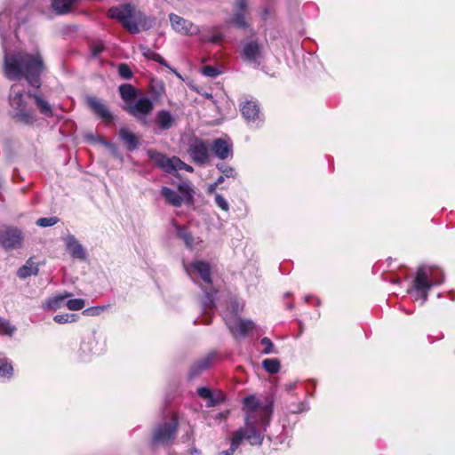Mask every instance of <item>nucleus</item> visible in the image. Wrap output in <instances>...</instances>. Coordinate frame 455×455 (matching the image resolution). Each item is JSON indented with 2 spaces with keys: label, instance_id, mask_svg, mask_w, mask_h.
Masks as SVG:
<instances>
[{
  "label": "nucleus",
  "instance_id": "56",
  "mask_svg": "<svg viewBox=\"0 0 455 455\" xmlns=\"http://www.w3.org/2000/svg\"><path fill=\"white\" fill-rule=\"evenodd\" d=\"M192 455H200L199 451L195 450L194 452H192Z\"/></svg>",
  "mask_w": 455,
  "mask_h": 455
},
{
  "label": "nucleus",
  "instance_id": "57",
  "mask_svg": "<svg viewBox=\"0 0 455 455\" xmlns=\"http://www.w3.org/2000/svg\"><path fill=\"white\" fill-rule=\"evenodd\" d=\"M218 41V38L217 37H213L212 38V42H217Z\"/></svg>",
  "mask_w": 455,
  "mask_h": 455
},
{
  "label": "nucleus",
  "instance_id": "54",
  "mask_svg": "<svg viewBox=\"0 0 455 455\" xmlns=\"http://www.w3.org/2000/svg\"><path fill=\"white\" fill-rule=\"evenodd\" d=\"M173 74H175V76L180 79H182V76H180V74L174 68H172V67L168 68Z\"/></svg>",
  "mask_w": 455,
  "mask_h": 455
},
{
  "label": "nucleus",
  "instance_id": "49",
  "mask_svg": "<svg viewBox=\"0 0 455 455\" xmlns=\"http://www.w3.org/2000/svg\"><path fill=\"white\" fill-rule=\"evenodd\" d=\"M273 12L274 10L271 7L264 6L260 13L261 19L266 20L268 17L272 15Z\"/></svg>",
  "mask_w": 455,
  "mask_h": 455
},
{
  "label": "nucleus",
  "instance_id": "50",
  "mask_svg": "<svg viewBox=\"0 0 455 455\" xmlns=\"http://www.w3.org/2000/svg\"><path fill=\"white\" fill-rule=\"evenodd\" d=\"M104 49V45L102 44H98L92 47V54L93 57H97Z\"/></svg>",
  "mask_w": 455,
  "mask_h": 455
},
{
  "label": "nucleus",
  "instance_id": "31",
  "mask_svg": "<svg viewBox=\"0 0 455 455\" xmlns=\"http://www.w3.org/2000/svg\"><path fill=\"white\" fill-rule=\"evenodd\" d=\"M174 228L176 229L178 236L183 240L187 247L192 249L195 246V239L192 237L190 233H188L184 228L174 223Z\"/></svg>",
  "mask_w": 455,
  "mask_h": 455
},
{
  "label": "nucleus",
  "instance_id": "36",
  "mask_svg": "<svg viewBox=\"0 0 455 455\" xmlns=\"http://www.w3.org/2000/svg\"><path fill=\"white\" fill-rule=\"evenodd\" d=\"M78 320V315L76 314H59L54 315L53 321L59 324L68 323H75Z\"/></svg>",
  "mask_w": 455,
  "mask_h": 455
},
{
  "label": "nucleus",
  "instance_id": "52",
  "mask_svg": "<svg viewBox=\"0 0 455 455\" xmlns=\"http://www.w3.org/2000/svg\"><path fill=\"white\" fill-rule=\"evenodd\" d=\"M103 144L108 147L113 153L116 152V147L113 144V143H110V142H108V141H105L103 142Z\"/></svg>",
  "mask_w": 455,
  "mask_h": 455
},
{
  "label": "nucleus",
  "instance_id": "51",
  "mask_svg": "<svg viewBox=\"0 0 455 455\" xmlns=\"http://www.w3.org/2000/svg\"><path fill=\"white\" fill-rule=\"evenodd\" d=\"M218 186H219V185H217L215 182H214V183H212V184H210V185L208 186L207 192H208L209 194H215V191H216V189H217Z\"/></svg>",
  "mask_w": 455,
  "mask_h": 455
},
{
  "label": "nucleus",
  "instance_id": "40",
  "mask_svg": "<svg viewBox=\"0 0 455 455\" xmlns=\"http://www.w3.org/2000/svg\"><path fill=\"white\" fill-rule=\"evenodd\" d=\"M230 315H227L228 318H237L236 315L243 310V304L236 299H231L229 302Z\"/></svg>",
  "mask_w": 455,
  "mask_h": 455
},
{
  "label": "nucleus",
  "instance_id": "39",
  "mask_svg": "<svg viewBox=\"0 0 455 455\" xmlns=\"http://www.w3.org/2000/svg\"><path fill=\"white\" fill-rule=\"evenodd\" d=\"M214 203L223 212H228L230 206L228 200L220 193L214 194Z\"/></svg>",
  "mask_w": 455,
  "mask_h": 455
},
{
  "label": "nucleus",
  "instance_id": "9",
  "mask_svg": "<svg viewBox=\"0 0 455 455\" xmlns=\"http://www.w3.org/2000/svg\"><path fill=\"white\" fill-rule=\"evenodd\" d=\"M154 102L146 96L140 97L130 102L125 110L137 120L145 123L147 116L153 111Z\"/></svg>",
  "mask_w": 455,
  "mask_h": 455
},
{
  "label": "nucleus",
  "instance_id": "35",
  "mask_svg": "<svg viewBox=\"0 0 455 455\" xmlns=\"http://www.w3.org/2000/svg\"><path fill=\"white\" fill-rule=\"evenodd\" d=\"M216 168L227 179H229V178L235 179L237 176V172H235V168L227 164H224V163L217 164Z\"/></svg>",
  "mask_w": 455,
  "mask_h": 455
},
{
  "label": "nucleus",
  "instance_id": "34",
  "mask_svg": "<svg viewBox=\"0 0 455 455\" xmlns=\"http://www.w3.org/2000/svg\"><path fill=\"white\" fill-rule=\"evenodd\" d=\"M15 331L16 327L9 320L0 316V334L11 337Z\"/></svg>",
  "mask_w": 455,
  "mask_h": 455
},
{
  "label": "nucleus",
  "instance_id": "13",
  "mask_svg": "<svg viewBox=\"0 0 455 455\" xmlns=\"http://www.w3.org/2000/svg\"><path fill=\"white\" fill-rule=\"evenodd\" d=\"M178 427L176 416H172L169 422L159 425L154 431L153 443L155 444H167L173 440Z\"/></svg>",
  "mask_w": 455,
  "mask_h": 455
},
{
  "label": "nucleus",
  "instance_id": "23",
  "mask_svg": "<svg viewBox=\"0 0 455 455\" xmlns=\"http://www.w3.org/2000/svg\"><path fill=\"white\" fill-rule=\"evenodd\" d=\"M202 307V323L204 324H209L211 322V315L210 311L214 307V292L212 291H208L207 290L204 291V298L202 300L201 303Z\"/></svg>",
  "mask_w": 455,
  "mask_h": 455
},
{
  "label": "nucleus",
  "instance_id": "3",
  "mask_svg": "<svg viewBox=\"0 0 455 455\" xmlns=\"http://www.w3.org/2000/svg\"><path fill=\"white\" fill-rule=\"evenodd\" d=\"M9 102L15 110V117L24 124H33L36 120L33 108V94L25 92L22 84L16 83L11 87Z\"/></svg>",
  "mask_w": 455,
  "mask_h": 455
},
{
  "label": "nucleus",
  "instance_id": "53",
  "mask_svg": "<svg viewBox=\"0 0 455 455\" xmlns=\"http://www.w3.org/2000/svg\"><path fill=\"white\" fill-rule=\"evenodd\" d=\"M296 387V383H288L284 386L285 390L291 391Z\"/></svg>",
  "mask_w": 455,
  "mask_h": 455
},
{
  "label": "nucleus",
  "instance_id": "42",
  "mask_svg": "<svg viewBox=\"0 0 455 455\" xmlns=\"http://www.w3.org/2000/svg\"><path fill=\"white\" fill-rule=\"evenodd\" d=\"M58 222L56 217L40 218L36 220V225L42 228H48L55 225Z\"/></svg>",
  "mask_w": 455,
  "mask_h": 455
},
{
  "label": "nucleus",
  "instance_id": "18",
  "mask_svg": "<svg viewBox=\"0 0 455 455\" xmlns=\"http://www.w3.org/2000/svg\"><path fill=\"white\" fill-rule=\"evenodd\" d=\"M242 114L251 125L259 126L262 122L259 108L256 101L248 100L242 107Z\"/></svg>",
  "mask_w": 455,
  "mask_h": 455
},
{
  "label": "nucleus",
  "instance_id": "12",
  "mask_svg": "<svg viewBox=\"0 0 455 455\" xmlns=\"http://www.w3.org/2000/svg\"><path fill=\"white\" fill-rule=\"evenodd\" d=\"M187 274L194 282H199V278L205 284L212 283V273L209 263L204 260H196L189 264H184Z\"/></svg>",
  "mask_w": 455,
  "mask_h": 455
},
{
  "label": "nucleus",
  "instance_id": "37",
  "mask_svg": "<svg viewBox=\"0 0 455 455\" xmlns=\"http://www.w3.org/2000/svg\"><path fill=\"white\" fill-rule=\"evenodd\" d=\"M85 306V300L83 299H66V307L72 311L81 310Z\"/></svg>",
  "mask_w": 455,
  "mask_h": 455
},
{
  "label": "nucleus",
  "instance_id": "14",
  "mask_svg": "<svg viewBox=\"0 0 455 455\" xmlns=\"http://www.w3.org/2000/svg\"><path fill=\"white\" fill-rule=\"evenodd\" d=\"M224 320L228 326L230 331L235 337H244L255 329V324L251 320H243L241 318H228L224 316Z\"/></svg>",
  "mask_w": 455,
  "mask_h": 455
},
{
  "label": "nucleus",
  "instance_id": "46",
  "mask_svg": "<svg viewBox=\"0 0 455 455\" xmlns=\"http://www.w3.org/2000/svg\"><path fill=\"white\" fill-rule=\"evenodd\" d=\"M106 307H92L84 309L83 315H98L104 311Z\"/></svg>",
  "mask_w": 455,
  "mask_h": 455
},
{
  "label": "nucleus",
  "instance_id": "25",
  "mask_svg": "<svg viewBox=\"0 0 455 455\" xmlns=\"http://www.w3.org/2000/svg\"><path fill=\"white\" fill-rule=\"evenodd\" d=\"M156 123L160 130H169L174 124V117L167 110H160L156 113Z\"/></svg>",
  "mask_w": 455,
  "mask_h": 455
},
{
  "label": "nucleus",
  "instance_id": "2",
  "mask_svg": "<svg viewBox=\"0 0 455 455\" xmlns=\"http://www.w3.org/2000/svg\"><path fill=\"white\" fill-rule=\"evenodd\" d=\"M243 410L244 427L234 432L230 448L219 452L218 455H234L243 440H246L251 445H261L273 413L272 401H262L255 395H249L243 399Z\"/></svg>",
  "mask_w": 455,
  "mask_h": 455
},
{
  "label": "nucleus",
  "instance_id": "55",
  "mask_svg": "<svg viewBox=\"0 0 455 455\" xmlns=\"http://www.w3.org/2000/svg\"><path fill=\"white\" fill-rule=\"evenodd\" d=\"M225 179H226V178H225L223 175H220V176L217 179V180L215 181V183H216L217 185H219V186H220V185L224 181V180H225Z\"/></svg>",
  "mask_w": 455,
  "mask_h": 455
},
{
  "label": "nucleus",
  "instance_id": "21",
  "mask_svg": "<svg viewBox=\"0 0 455 455\" xmlns=\"http://www.w3.org/2000/svg\"><path fill=\"white\" fill-rule=\"evenodd\" d=\"M66 249L70 256L79 260H85L87 257L86 250L77 241L73 235H68L63 238Z\"/></svg>",
  "mask_w": 455,
  "mask_h": 455
},
{
  "label": "nucleus",
  "instance_id": "26",
  "mask_svg": "<svg viewBox=\"0 0 455 455\" xmlns=\"http://www.w3.org/2000/svg\"><path fill=\"white\" fill-rule=\"evenodd\" d=\"M119 137L124 141L127 149L132 151L139 146V140L137 136L127 128L123 127L119 131Z\"/></svg>",
  "mask_w": 455,
  "mask_h": 455
},
{
  "label": "nucleus",
  "instance_id": "10",
  "mask_svg": "<svg viewBox=\"0 0 455 455\" xmlns=\"http://www.w3.org/2000/svg\"><path fill=\"white\" fill-rule=\"evenodd\" d=\"M102 347L99 346V342L95 334L84 337L76 351V359L79 362H89L94 355L100 354Z\"/></svg>",
  "mask_w": 455,
  "mask_h": 455
},
{
  "label": "nucleus",
  "instance_id": "48",
  "mask_svg": "<svg viewBox=\"0 0 455 455\" xmlns=\"http://www.w3.org/2000/svg\"><path fill=\"white\" fill-rule=\"evenodd\" d=\"M197 394L199 395L200 397L206 399L208 401H210L212 395V390L204 387H199L197 389Z\"/></svg>",
  "mask_w": 455,
  "mask_h": 455
},
{
  "label": "nucleus",
  "instance_id": "33",
  "mask_svg": "<svg viewBox=\"0 0 455 455\" xmlns=\"http://www.w3.org/2000/svg\"><path fill=\"white\" fill-rule=\"evenodd\" d=\"M142 53L147 59L152 60L166 68H170L166 60L160 54L155 52L154 51L148 48H143Z\"/></svg>",
  "mask_w": 455,
  "mask_h": 455
},
{
  "label": "nucleus",
  "instance_id": "41",
  "mask_svg": "<svg viewBox=\"0 0 455 455\" xmlns=\"http://www.w3.org/2000/svg\"><path fill=\"white\" fill-rule=\"evenodd\" d=\"M260 344L264 347V349L262 350V354L264 355H269V354H276L277 351L275 347V345L271 341L270 339L265 337L260 339Z\"/></svg>",
  "mask_w": 455,
  "mask_h": 455
},
{
  "label": "nucleus",
  "instance_id": "29",
  "mask_svg": "<svg viewBox=\"0 0 455 455\" xmlns=\"http://www.w3.org/2000/svg\"><path fill=\"white\" fill-rule=\"evenodd\" d=\"M120 96L123 100L126 103V106L132 102L137 96V90L129 84H124L119 86Z\"/></svg>",
  "mask_w": 455,
  "mask_h": 455
},
{
  "label": "nucleus",
  "instance_id": "45",
  "mask_svg": "<svg viewBox=\"0 0 455 455\" xmlns=\"http://www.w3.org/2000/svg\"><path fill=\"white\" fill-rule=\"evenodd\" d=\"M288 410L291 413H300L307 411V409L304 402H299L298 403L291 404Z\"/></svg>",
  "mask_w": 455,
  "mask_h": 455
},
{
  "label": "nucleus",
  "instance_id": "19",
  "mask_svg": "<svg viewBox=\"0 0 455 455\" xmlns=\"http://www.w3.org/2000/svg\"><path fill=\"white\" fill-rule=\"evenodd\" d=\"M211 151L220 160H226L233 156V145L227 140L219 138L211 143Z\"/></svg>",
  "mask_w": 455,
  "mask_h": 455
},
{
  "label": "nucleus",
  "instance_id": "1",
  "mask_svg": "<svg viewBox=\"0 0 455 455\" xmlns=\"http://www.w3.org/2000/svg\"><path fill=\"white\" fill-rule=\"evenodd\" d=\"M11 10L0 12V36L4 52V76L11 80L24 77L36 88L40 87V76L44 69V60L38 52L28 53L24 52H9L5 41V34L12 28Z\"/></svg>",
  "mask_w": 455,
  "mask_h": 455
},
{
  "label": "nucleus",
  "instance_id": "16",
  "mask_svg": "<svg viewBox=\"0 0 455 455\" xmlns=\"http://www.w3.org/2000/svg\"><path fill=\"white\" fill-rule=\"evenodd\" d=\"M169 20L172 25V28L178 33L189 36L194 35L198 32V28L195 26L191 21L177 15L174 13H171L169 15Z\"/></svg>",
  "mask_w": 455,
  "mask_h": 455
},
{
  "label": "nucleus",
  "instance_id": "30",
  "mask_svg": "<svg viewBox=\"0 0 455 455\" xmlns=\"http://www.w3.org/2000/svg\"><path fill=\"white\" fill-rule=\"evenodd\" d=\"M38 273L37 265L31 259L28 260L24 266L19 268L18 276L20 278H27L30 275H36Z\"/></svg>",
  "mask_w": 455,
  "mask_h": 455
},
{
  "label": "nucleus",
  "instance_id": "5",
  "mask_svg": "<svg viewBox=\"0 0 455 455\" xmlns=\"http://www.w3.org/2000/svg\"><path fill=\"white\" fill-rule=\"evenodd\" d=\"M160 193L165 202L173 207H180L182 204L190 205L194 201V191L188 181H181L176 189L163 187Z\"/></svg>",
  "mask_w": 455,
  "mask_h": 455
},
{
  "label": "nucleus",
  "instance_id": "20",
  "mask_svg": "<svg viewBox=\"0 0 455 455\" xmlns=\"http://www.w3.org/2000/svg\"><path fill=\"white\" fill-rule=\"evenodd\" d=\"M86 101L92 111L103 121L111 122L113 120V115L101 100L94 96H89Z\"/></svg>",
  "mask_w": 455,
  "mask_h": 455
},
{
  "label": "nucleus",
  "instance_id": "32",
  "mask_svg": "<svg viewBox=\"0 0 455 455\" xmlns=\"http://www.w3.org/2000/svg\"><path fill=\"white\" fill-rule=\"evenodd\" d=\"M262 367L267 372L275 374L280 371L281 363L277 358H268L262 361Z\"/></svg>",
  "mask_w": 455,
  "mask_h": 455
},
{
  "label": "nucleus",
  "instance_id": "7",
  "mask_svg": "<svg viewBox=\"0 0 455 455\" xmlns=\"http://www.w3.org/2000/svg\"><path fill=\"white\" fill-rule=\"evenodd\" d=\"M188 153L193 163L199 166H205L212 159L211 142L194 138L188 143Z\"/></svg>",
  "mask_w": 455,
  "mask_h": 455
},
{
  "label": "nucleus",
  "instance_id": "27",
  "mask_svg": "<svg viewBox=\"0 0 455 455\" xmlns=\"http://www.w3.org/2000/svg\"><path fill=\"white\" fill-rule=\"evenodd\" d=\"M12 362L3 353H0V378L11 379L13 376Z\"/></svg>",
  "mask_w": 455,
  "mask_h": 455
},
{
  "label": "nucleus",
  "instance_id": "6",
  "mask_svg": "<svg viewBox=\"0 0 455 455\" xmlns=\"http://www.w3.org/2000/svg\"><path fill=\"white\" fill-rule=\"evenodd\" d=\"M108 16L111 19H116L131 33H138L139 27L136 22L137 17H142L140 12H136V9L131 4L111 7L108 12Z\"/></svg>",
  "mask_w": 455,
  "mask_h": 455
},
{
  "label": "nucleus",
  "instance_id": "24",
  "mask_svg": "<svg viewBox=\"0 0 455 455\" xmlns=\"http://www.w3.org/2000/svg\"><path fill=\"white\" fill-rule=\"evenodd\" d=\"M215 357H216L215 355L210 354V355L204 356V358L198 360L197 362H196L190 369L189 377L191 379L195 378L198 374H200L203 371L208 369L212 365V363L215 359Z\"/></svg>",
  "mask_w": 455,
  "mask_h": 455
},
{
  "label": "nucleus",
  "instance_id": "47",
  "mask_svg": "<svg viewBox=\"0 0 455 455\" xmlns=\"http://www.w3.org/2000/svg\"><path fill=\"white\" fill-rule=\"evenodd\" d=\"M224 401V395L222 394H219L218 395H212L210 401L207 402V406L213 407Z\"/></svg>",
  "mask_w": 455,
  "mask_h": 455
},
{
  "label": "nucleus",
  "instance_id": "38",
  "mask_svg": "<svg viewBox=\"0 0 455 455\" xmlns=\"http://www.w3.org/2000/svg\"><path fill=\"white\" fill-rule=\"evenodd\" d=\"M228 411L216 413H208L205 419L208 421V424L212 425L213 422H220L221 420L226 419L228 416Z\"/></svg>",
  "mask_w": 455,
  "mask_h": 455
},
{
  "label": "nucleus",
  "instance_id": "11",
  "mask_svg": "<svg viewBox=\"0 0 455 455\" xmlns=\"http://www.w3.org/2000/svg\"><path fill=\"white\" fill-rule=\"evenodd\" d=\"M242 59L251 65L253 68H259L264 57L261 45L258 40L245 41L242 44Z\"/></svg>",
  "mask_w": 455,
  "mask_h": 455
},
{
  "label": "nucleus",
  "instance_id": "28",
  "mask_svg": "<svg viewBox=\"0 0 455 455\" xmlns=\"http://www.w3.org/2000/svg\"><path fill=\"white\" fill-rule=\"evenodd\" d=\"M36 105L44 116L50 117L53 116V110L50 103L39 94H33V106Z\"/></svg>",
  "mask_w": 455,
  "mask_h": 455
},
{
  "label": "nucleus",
  "instance_id": "43",
  "mask_svg": "<svg viewBox=\"0 0 455 455\" xmlns=\"http://www.w3.org/2000/svg\"><path fill=\"white\" fill-rule=\"evenodd\" d=\"M118 74L124 79H130L132 72L127 64L122 63L118 66Z\"/></svg>",
  "mask_w": 455,
  "mask_h": 455
},
{
  "label": "nucleus",
  "instance_id": "22",
  "mask_svg": "<svg viewBox=\"0 0 455 455\" xmlns=\"http://www.w3.org/2000/svg\"><path fill=\"white\" fill-rule=\"evenodd\" d=\"M72 296L69 292H63L60 294L50 297L42 304L44 310H57L66 306V299Z\"/></svg>",
  "mask_w": 455,
  "mask_h": 455
},
{
  "label": "nucleus",
  "instance_id": "44",
  "mask_svg": "<svg viewBox=\"0 0 455 455\" xmlns=\"http://www.w3.org/2000/svg\"><path fill=\"white\" fill-rule=\"evenodd\" d=\"M202 72L204 76L212 78H214L220 74V72L212 66H204L202 69Z\"/></svg>",
  "mask_w": 455,
  "mask_h": 455
},
{
  "label": "nucleus",
  "instance_id": "4",
  "mask_svg": "<svg viewBox=\"0 0 455 455\" xmlns=\"http://www.w3.org/2000/svg\"><path fill=\"white\" fill-rule=\"evenodd\" d=\"M443 272L438 268L420 267L418 268L411 289L409 291L415 300L421 299L424 304L428 298V291L433 286L443 283Z\"/></svg>",
  "mask_w": 455,
  "mask_h": 455
},
{
  "label": "nucleus",
  "instance_id": "17",
  "mask_svg": "<svg viewBox=\"0 0 455 455\" xmlns=\"http://www.w3.org/2000/svg\"><path fill=\"white\" fill-rule=\"evenodd\" d=\"M247 0H236L234 4V14L229 22L239 28H247L250 23L247 21Z\"/></svg>",
  "mask_w": 455,
  "mask_h": 455
},
{
  "label": "nucleus",
  "instance_id": "15",
  "mask_svg": "<svg viewBox=\"0 0 455 455\" xmlns=\"http://www.w3.org/2000/svg\"><path fill=\"white\" fill-rule=\"evenodd\" d=\"M23 237L21 231L15 228H7L0 232V244L5 249H15L20 246Z\"/></svg>",
  "mask_w": 455,
  "mask_h": 455
},
{
  "label": "nucleus",
  "instance_id": "8",
  "mask_svg": "<svg viewBox=\"0 0 455 455\" xmlns=\"http://www.w3.org/2000/svg\"><path fill=\"white\" fill-rule=\"evenodd\" d=\"M148 157L155 162V164L163 169L165 172L171 173L174 171L185 170L188 172H193L194 168L184 163L177 156L168 157L164 154L156 152L155 150L148 151Z\"/></svg>",
  "mask_w": 455,
  "mask_h": 455
}]
</instances>
